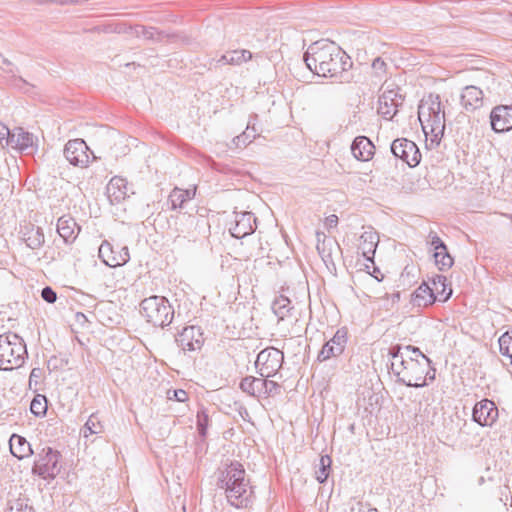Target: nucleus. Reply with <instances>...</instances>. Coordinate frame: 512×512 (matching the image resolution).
Segmentation results:
<instances>
[{
	"label": "nucleus",
	"instance_id": "1",
	"mask_svg": "<svg viewBox=\"0 0 512 512\" xmlns=\"http://www.w3.org/2000/svg\"><path fill=\"white\" fill-rule=\"evenodd\" d=\"M303 60L307 68L320 77L348 81L346 72L352 67V61L335 42L322 39L312 43Z\"/></svg>",
	"mask_w": 512,
	"mask_h": 512
},
{
	"label": "nucleus",
	"instance_id": "2",
	"mask_svg": "<svg viewBox=\"0 0 512 512\" xmlns=\"http://www.w3.org/2000/svg\"><path fill=\"white\" fill-rule=\"evenodd\" d=\"M218 486L225 490L227 501L236 508H246L253 502V488L239 462H231L220 472Z\"/></svg>",
	"mask_w": 512,
	"mask_h": 512
},
{
	"label": "nucleus",
	"instance_id": "3",
	"mask_svg": "<svg viewBox=\"0 0 512 512\" xmlns=\"http://www.w3.org/2000/svg\"><path fill=\"white\" fill-rule=\"evenodd\" d=\"M418 118L425 134L426 146L430 149L438 146L445 130V112L439 95L429 94L420 101Z\"/></svg>",
	"mask_w": 512,
	"mask_h": 512
},
{
	"label": "nucleus",
	"instance_id": "4",
	"mask_svg": "<svg viewBox=\"0 0 512 512\" xmlns=\"http://www.w3.org/2000/svg\"><path fill=\"white\" fill-rule=\"evenodd\" d=\"M435 379V369L431 360L421 352L419 356H410L406 366L398 378V382L408 387L421 388L427 385V380Z\"/></svg>",
	"mask_w": 512,
	"mask_h": 512
},
{
	"label": "nucleus",
	"instance_id": "5",
	"mask_svg": "<svg viewBox=\"0 0 512 512\" xmlns=\"http://www.w3.org/2000/svg\"><path fill=\"white\" fill-rule=\"evenodd\" d=\"M27 355L26 344L19 335L12 332L0 335V370L20 368Z\"/></svg>",
	"mask_w": 512,
	"mask_h": 512
},
{
	"label": "nucleus",
	"instance_id": "6",
	"mask_svg": "<svg viewBox=\"0 0 512 512\" xmlns=\"http://www.w3.org/2000/svg\"><path fill=\"white\" fill-rule=\"evenodd\" d=\"M141 314L156 327L165 328L172 323L174 309L169 301L163 296H151L140 303Z\"/></svg>",
	"mask_w": 512,
	"mask_h": 512
},
{
	"label": "nucleus",
	"instance_id": "7",
	"mask_svg": "<svg viewBox=\"0 0 512 512\" xmlns=\"http://www.w3.org/2000/svg\"><path fill=\"white\" fill-rule=\"evenodd\" d=\"M60 457V453L51 447L43 448L37 456L32 472L43 479H54L60 472Z\"/></svg>",
	"mask_w": 512,
	"mask_h": 512
},
{
	"label": "nucleus",
	"instance_id": "8",
	"mask_svg": "<svg viewBox=\"0 0 512 512\" xmlns=\"http://www.w3.org/2000/svg\"><path fill=\"white\" fill-rule=\"evenodd\" d=\"M284 355L279 349L269 347L263 349L255 361L258 373L263 378L274 376L282 367Z\"/></svg>",
	"mask_w": 512,
	"mask_h": 512
},
{
	"label": "nucleus",
	"instance_id": "9",
	"mask_svg": "<svg viewBox=\"0 0 512 512\" xmlns=\"http://www.w3.org/2000/svg\"><path fill=\"white\" fill-rule=\"evenodd\" d=\"M391 152L409 167L417 166L421 161V153L417 145L406 138H398L391 144Z\"/></svg>",
	"mask_w": 512,
	"mask_h": 512
},
{
	"label": "nucleus",
	"instance_id": "10",
	"mask_svg": "<svg viewBox=\"0 0 512 512\" xmlns=\"http://www.w3.org/2000/svg\"><path fill=\"white\" fill-rule=\"evenodd\" d=\"M421 351L418 347L407 345H394L389 348L388 356L390 358V366L393 373L399 378L402 373V369L406 366V360H409L410 356H419Z\"/></svg>",
	"mask_w": 512,
	"mask_h": 512
},
{
	"label": "nucleus",
	"instance_id": "11",
	"mask_svg": "<svg viewBox=\"0 0 512 512\" xmlns=\"http://www.w3.org/2000/svg\"><path fill=\"white\" fill-rule=\"evenodd\" d=\"M89 147L83 139L69 140L64 147L67 161L77 167H86L89 163Z\"/></svg>",
	"mask_w": 512,
	"mask_h": 512
},
{
	"label": "nucleus",
	"instance_id": "12",
	"mask_svg": "<svg viewBox=\"0 0 512 512\" xmlns=\"http://www.w3.org/2000/svg\"><path fill=\"white\" fill-rule=\"evenodd\" d=\"M496 404L487 398L477 402L472 411V420L483 427H491L498 419Z\"/></svg>",
	"mask_w": 512,
	"mask_h": 512
},
{
	"label": "nucleus",
	"instance_id": "13",
	"mask_svg": "<svg viewBox=\"0 0 512 512\" xmlns=\"http://www.w3.org/2000/svg\"><path fill=\"white\" fill-rule=\"evenodd\" d=\"M347 340L346 328L338 329L334 336L323 345L318 353L317 360L323 362L332 357L340 356L345 350Z\"/></svg>",
	"mask_w": 512,
	"mask_h": 512
},
{
	"label": "nucleus",
	"instance_id": "14",
	"mask_svg": "<svg viewBox=\"0 0 512 512\" xmlns=\"http://www.w3.org/2000/svg\"><path fill=\"white\" fill-rule=\"evenodd\" d=\"M203 341V333L196 326H186L175 336L177 346L183 351L199 350Z\"/></svg>",
	"mask_w": 512,
	"mask_h": 512
},
{
	"label": "nucleus",
	"instance_id": "15",
	"mask_svg": "<svg viewBox=\"0 0 512 512\" xmlns=\"http://www.w3.org/2000/svg\"><path fill=\"white\" fill-rule=\"evenodd\" d=\"M256 229V218L251 212H235L234 223L229 231L234 238H244L252 234Z\"/></svg>",
	"mask_w": 512,
	"mask_h": 512
},
{
	"label": "nucleus",
	"instance_id": "16",
	"mask_svg": "<svg viewBox=\"0 0 512 512\" xmlns=\"http://www.w3.org/2000/svg\"><path fill=\"white\" fill-rule=\"evenodd\" d=\"M490 124L496 133L512 130V103L494 107L490 113Z\"/></svg>",
	"mask_w": 512,
	"mask_h": 512
},
{
	"label": "nucleus",
	"instance_id": "17",
	"mask_svg": "<svg viewBox=\"0 0 512 512\" xmlns=\"http://www.w3.org/2000/svg\"><path fill=\"white\" fill-rule=\"evenodd\" d=\"M403 98L394 90L385 91L378 100V113L387 120H392L402 105Z\"/></svg>",
	"mask_w": 512,
	"mask_h": 512
},
{
	"label": "nucleus",
	"instance_id": "18",
	"mask_svg": "<svg viewBox=\"0 0 512 512\" xmlns=\"http://www.w3.org/2000/svg\"><path fill=\"white\" fill-rule=\"evenodd\" d=\"M99 258L109 267L122 266L129 260L128 248L123 247L120 252H115L112 245L104 241L99 247Z\"/></svg>",
	"mask_w": 512,
	"mask_h": 512
},
{
	"label": "nucleus",
	"instance_id": "19",
	"mask_svg": "<svg viewBox=\"0 0 512 512\" xmlns=\"http://www.w3.org/2000/svg\"><path fill=\"white\" fill-rule=\"evenodd\" d=\"M8 142H10V147L21 152L28 151L31 153L36 147L34 135L22 127H16L12 130V136H10Z\"/></svg>",
	"mask_w": 512,
	"mask_h": 512
},
{
	"label": "nucleus",
	"instance_id": "20",
	"mask_svg": "<svg viewBox=\"0 0 512 512\" xmlns=\"http://www.w3.org/2000/svg\"><path fill=\"white\" fill-rule=\"evenodd\" d=\"M107 197L111 204H118L127 197V182L121 177H113L106 187Z\"/></svg>",
	"mask_w": 512,
	"mask_h": 512
},
{
	"label": "nucleus",
	"instance_id": "21",
	"mask_svg": "<svg viewBox=\"0 0 512 512\" xmlns=\"http://www.w3.org/2000/svg\"><path fill=\"white\" fill-rule=\"evenodd\" d=\"M461 104L467 111H474L483 104V91L477 86H466L461 94Z\"/></svg>",
	"mask_w": 512,
	"mask_h": 512
},
{
	"label": "nucleus",
	"instance_id": "22",
	"mask_svg": "<svg viewBox=\"0 0 512 512\" xmlns=\"http://www.w3.org/2000/svg\"><path fill=\"white\" fill-rule=\"evenodd\" d=\"M373 143L365 136H358L351 145L353 156L360 161H368L374 154Z\"/></svg>",
	"mask_w": 512,
	"mask_h": 512
},
{
	"label": "nucleus",
	"instance_id": "23",
	"mask_svg": "<svg viewBox=\"0 0 512 512\" xmlns=\"http://www.w3.org/2000/svg\"><path fill=\"white\" fill-rule=\"evenodd\" d=\"M9 448L11 454L20 460L33 454L30 443L18 434H12L10 437Z\"/></svg>",
	"mask_w": 512,
	"mask_h": 512
},
{
	"label": "nucleus",
	"instance_id": "24",
	"mask_svg": "<svg viewBox=\"0 0 512 512\" xmlns=\"http://www.w3.org/2000/svg\"><path fill=\"white\" fill-rule=\"evenodd\" d=\"M430 288L435 295V301L446 302L452 295V289L443 275H436L431 279Z\"/></svg>",
	"mask_w": 512,
	"mask_h": 512
},
{
	"label": "nucleus",
	"instance_id": "25",
	"mask_svg": "<svg viewBox=\"0 0 512 512\" xmlns=\"http://www.w3.org/2000/svg\"><path fill=\"white\" fill-rule=\"evenodd\" d=\"M435 302V295L433 294L430 285L423 282L412 294L411 303L417 307H427Z\"/></svg>",
	"mask_w": 512,
	"mask_h": 512
},
{
	"label": "nucleus",
	"instance_id": "26",
	"mask_svg": "<svg viewBox=\"0 0 512 512\" xmlns=\"http://www.w3.org/2000/svg\"><path fill=\"white\" fill-rule=\"evenodd\" d=\"M257 117L258 116L256 114L250 116L249 121L247 123L246 130L242 134L236 136L233 139L232 142H233V144H235V146L237 148L246 147L249 143H251L253 141V139L256 138V136H257V128H256Z\"/></svg>",
	"mask_w": 512,
	"mask_h": 512
},
{
	"label": "nucleus",
	"instance_id": "27",
	"mask_svg": "<svg viewBox=\"0 0 512 512\" xmlns=\"http://www.w3.org/2000/svg\"><path fill=\"white\" fill-rule=\"evenodd\" d=\"M76 228L77 224L71 217L62 216L57 221V232L66 243L72 242L76 238Z\"/></svg>",
	"mask_w": 512,
	"mask_h": 512
},
{
	"label": "nucleus",
	"instance_id": "28",
	"mask_svg": "<svg viewBox=\"0 0 512 512\" xmlns=\"http://www.w3.org/2000/svg\"><path fill=\"white\" fill-rule=\"evenodd\" d=\"M252 58V53L248 50H234L222 55L217 61L220 64L240 65Z\"/></svg>",
	"mask_w": 512,
	"mask_h": 512
},
{
	"label": "nucleus",
	"instance_id": "29",
	"mask_svg": "<svg viewBox=\"0 0 512 512\" xmlns=\"http://www.w3.org/2000/svg\"><path fill=\"white\" fill-rule=\"evenodd\" d=\"M195 195V191L193 190H183L179 188H175L171 191L168 201L171 205V209L175 210L177 208H181L183 204L191 200Z\"/></svg>",
	"mask_w": 512,
	"mask_h": 512
},
{
	"label": "nucleus",
	"instance_id": "30",
	"mask_svg": "<svg viewBox=\"0 0 512 512\" xmlns=\"http://www.w3.org/2000/svg\"><path fill=\"white\" fill-rule=\"evenodd\" d=\"M262 377H245L240 382V388L243 392L256 397H262Z\"/></svg>",
	"mask_w": 512,
	"mask_h": 512
},
{
	"label": "nucleus",
	"instance_id": "31",
	"mask_svg": "<svg viewBox=\"0 0 512 512\" xmlns=\"http://www.w3.org/2000/svg\"><path fill=\"white\" fill-rule=\"evenodd\" d=\"M360 240L362 253L368 260H370L375 253L378 237L373 232H364L361 235Z\"/></svg>",
	"mask_w": 512,
	"mask_h": 512
},
{
	"label": "nucleus",
	"instance_id": "32",
	"mask_svg": "<svg viewBox=\"0 0 512 512\" xmlns=\"http://www.w3.org/2000/svg\"><path fill=\"white\" fill-rule=\"evenodd\" d=\"M291 301L288 297L280 295L272 303V310L278 320H284L292 310Z\"/></svg>",
	"mask_w": 512,
	"mask_h": 512
},
{
	"label": "nucleus",
	"instance_id": "33",
	"mask_svg": "<svg viewBox=\"0 0 512 512\" xmlns=\"http://www.w3.org/2000/svg\"><path fill=\"white\" fill-rule=\"evenodd\" d=\"M103 432V426L101 422L99 421V418L97 415L92 414L84 426L81 429V434L84 438H88L90 435L93 434H100Z\"/></svg>",
	"mask_w": 512,
	"mask_h": 512
},
{
	"label": "nucleus",
	"instance_id": "34",
	"mask_svg": "<svg viewBox=\"0 0 512 512\" xmlns=\"http://www.w3.org/2000/svg\"><path fill=\"white\" fill-rule=\"evenodd\" d=\"M332 460L328 455H323L320 457L319 465L315 471L316 479L319 483H324L330 473Z\"/></svg>",
	"mask_w": 512,
	"mask_h": 512
},
{
	"label": "nucleus",
	"instance_id": "35",
	"mask_svg": "<svg viewBox=\"0 0 512 512\" xmlns=\"http://www.w3.org/2000/svg\"><path fill=\"white\" fill-rule=\"evenodd\" d=\"M433 258H434V262H435V265L438 267V269L440 271H447L449 270L453 264H454V259L453 257L450 255L449 252H438V253H433Z\"/></svg>",
	"mask_w": 512,
	"mask_h": 512
},
{
	"label": "nucleus",
	"instance_id": "36",
	"mask_svg": "<svg viewBox=\"0 0 512 512\" xmlns=\"http://www.w3.org/2000/svg\"><path fill=\"white\" fill-rule=\"evenodd\" d=\"M25 241L27 246L31 249L40 248L45 241L42 229L39 227L32 229Z\"/></svg>",
	"mask_w": 512,
	"mask_h": 512
},
{
	"label": "nucleus",
	"instance_id": "37",
	"mask_svg": "<svg viewBox=\"0 0 512 512\" xmlns=\"http://www.w3.org/2000/svg\"><path fill=\"white\" fill-rule=\"evenodd\" d=\"M31 413L35 416H44L47 412V399L43 395H36L30 404Z\"/></svg>",
	"mask_w": 512,
	"mask_h": 512
},
{
	"label": "nucleus",
	"instance_id": "38",
	"mask_svg": "<svg viewBox=\"0 0 512 512\" xmlns=\"http://www.w3.org/2000/svg\"><path fill=\"white\" fill-rule=\"evenodd\" d=\"M499 350L503 356L511 359L512 363V331L504 333L498 340Z\"/></svg>",
	"mask_w": 512,
	"mask_h": 512
},
{
	"label": "nucleus",
	"instance_id": "39",
	"mask_svg": "<svg viewBox=\"0 0 512 512\" xmlns=\"http://www.w3.org/2000/svg\"><path fill=\"white\" fill-rule=\"evenodd\" d=\"M8 512H35V510L28 504L27 498H17L9 501Z\"/></svg>",
	"mask_w": 512,
	"mask_h": 512
},
{
	"label": "nucleus",
	"instance_id": "40",
	"mask_svg": "<svg viewBox=\"0 0 512 512\" xmlns=\"http://www.w3.org/2000/svg\"><path fill=\"white\" fill-rule=\"evenodd\" d=\"M262 396H271L280 392V386L277 382L262 377Z\"/></svg>",
	"mask_w": 512,
	"mask_h": 512
},
{
	"label": "nucleus",
	"instance_id": "41",
	"mask_svg": "<svg viewBox=\"0 0 512 512\" xmlns=\"http://www.w3.org/2000/svg\"><path fill=\"white\" fill-rule=\"evenodd\" d=\"M208 415L204 412H199L197 414V430L201 437H205L207 434V427H208Z\"/></svg>",
	"mask_w": 512,
	"mask_h": 512
},
{
	"label": "nucleus",
	"instance_id": "42",
	"mask_svg": "<svg viewBox=\"0 0 512 512\" xmlns=\"http://www.w3.org/2000/svg\"><path fill=\"white\" fill-rule=\"evenodd\" d=\"M12 136V131L3 123H0V145L2 147L9 146V138Z\"/></svg>",
	"mask_w": 512,
	"mask_h": 512
},
{
	"label": "nucleus",
	"instance_id": "43",
	"mask_svg": "<svg viewBox=\"0 0 512 512\" xmlns=\"http://www.w3.org/2000/svg\"><path fill=\"white\" fill-rule=\"evenodd\" d=\"M350 512H378V510L371 507L368 503L358 501L351 505Z\"/></svg>",
	"mask_w": 512,
	"mask_h": 512
},
{
	"label": "nucleus",
	"instance_id": "44",
	"mask_svg": "<svg viewBox=\"0 0 512 512\" xmlns=\"http://www.w3.org/2000/svg\"><path fill=\"white\" fill-rule=\"evenodd\" d=\"M41 297L44 301L50 304L54 303L57 299L56 292L49 286H46L42 289Z\"/></svg>",
	"mask_w": 512,
	"mask_h": 512
},
{
	"label": "nucleus",
	"instance_id": "45",
	"mask_svg": "<svg viewBox=\"0 0 512 512\" xmlns=\"http://www.w3.org/2000/svg\"><path fill=\"white\" fill-rule=\"evenodd\" d=\"M136 33L143 36L145 39H153L156 34V29L153 27L138 26Z\"/></svg>",
	"mask_w": 512,
	"mask_h": 512
},
{
	"label": "nucleus",
	"instance_id": "46",
	"mask_svg": "<svg viewBox=\"0 0 512 512\" xmlns=\"http://www.w3.org/2000/svg\"><path fill=\"white\" fill-rule=\"evenodd\" d=\"M428 243L431 246V248L438 249L441 247V245L444 243L442 239L437 235L436 232L431 231L428 235Z\"/></svg>",
	"mask_w": 512,
	"mask_h": 512
},
{
	"label": "nucleus",
	"instance_id": "47",
	"mask_svg": "<svg viewBox=\"0 0 512 512\" xmlns=\"http://www.w3.org/2000/svg\"><path fill=\"white\" fill-rule=\"evenodd\" d=\"M172 396L170 395V391L168 392V399H174L178 402H184L187 400L188 398V395H187V392L185 390H182V389H177V390H173L172 391Z\"/></svg>",
	"mask_w": 512,
	"mask_h": 512
},
{
	"label": "nucleus",
	"instance_id": "48",
	"mask_svg": "<svg viewBox=\"0 0 512 512\" xmlns=\"http://www.w3.org/2000/svg\"><path fill=\"white\" fill-rule=\"evenodd\" d=\"M385 66V62L380 57L375 58L372 63V68L376 73L383 72Z\"/></svg>",
	"mask_w": 512,
	"mask_h": 512
},
{
	"label": "nucleus",
	"instance_id": "49",
	"mask_svg": "<svg viewBox=\"0 0 512 512\" xmlns=\"http://www.w3.org/2000/svg\"><path fill=\"white\" fill-rule=\"evenodd\" d=\"M338 224V217L335 214H331L325 219V226L328 229L335 228Z\"/></svg>",
	"mask_w": 512,
	"mask_h": 512
},
{
	"label": "nucleus",
	"instance_id": "50",
	"mask_svg": "<svg viewBox=\"0 0 512 512\" xmlns=\"http://www.w3.org/2000/svg\"><path fill=\"white\" fill-rule=\"evenodd\" d=\"M317 249L322 257V260L326 264V266H329L330 263L333 264V260H332L330 252H326L325 249L324 248L321 249L320 246H317Z\"/></svg>",
	"mask_w": 512,
	"mask_h": 512
},
{
	"label": "nucleus",
	"instance_id": "51",
	"mask_svg": "<svg viewBox=\"0 0 512 512\" xmlns=\"http://www.w3.org/2000/svg\"><path fill=\"white\" fill-rule=\"evenodd\" d=\"M53 3H57L60 5H68V4H82L86 0H50Z\"/></svg>",
	"mask_w": 512,
	"mask_h": 512
},
{
	"label": "nucleus",
	"instance_id": "52",
	"mask_svg": "<svg viewBox=\"0 0 512 512\" xmlns=\"http://www.w3.org/2000/svg\"><path fill=\"white\" fill-rule=\"evenodd\" d=\"M14 85L20 89H24L25 91H27V89H25V87L29 86V84L21 77H17L14 79Z\"/></svg>",
	"mask_w": 512,
	"mask_h": 512
},
{
	"label": "nucleus",
	"instance_id": "53",
	"mask_svg": "<svg viewBox=\"0 0 512 512\" xmlns=\"http://www.w3.org/2000/svg\"><path fill=\"white\" fill-rule=\"evenodd\" d=\"M4 66L11 67L12 63L8 59H6L2 55H0V67L4 68Z\"/></svg>",
	"mask_w": 512,
	"mask_h": 512
},
{
	"label": "nucleus",
	"instance_id": "54",
	"mask_svg": "<svg viewBox=\"0 0 512 512\" xmlns=\"http://www.w3.org/2000/svg\"><path fill=\"white\" fill-rule=\"evenodd\" d=\"M438 252H441V253L448 252V249H447V246L445 243H443L441 245V247H439L438 249H434V253H438Z\"/></svg>",
	"mask_w": 512,
	"mask_h": 512
},
{
	"label": "nucleus",
	"instance_id": "55",
	"mask_svg": "<svg viewBox=\"0 0 512 512\" xmlns=\"http://www.w3.org/2000/svg\"><path fill=\"white\" fill-rule=\"evenodd\" d=\"M39 369L34 368L30 373V378L38 376Z\"/></svg>",
	"mask_w": 512,
	"mask_h": 512
},
{
	"label": "nucleus",
	"instance_id": "56",
	"mask_svg": "<svg viewBox=\"0 0 512 512\" xmlns=\"http://www.w3.org/2000/svg\"><path fill=\"white\" fill-rule=\"evenodd\" d=\"M82 318L85 319V315L83 313H77V319L82 320Z\"/></svg>",
	"mask_w": 512,
	"mask_h": 512
},
{
	"label": "nucleus",
	"instance_id": "57",
	"mask_svg": "<svg viewBox=\"0 0 512 512\" xmlns=\"http://www.w3.org/2000/svg\"><path fill=\"white\" fill-rule=\"evenodd\" d=\"M82 318L85 319V315L83 313H77V319L82 320Z\"/></svg>",
	"mask_w": 512,
	"mask_h": 512
},
{
	"label": "nucleus",
	"instance_id": "58",
	"mask_svg": "<svg viewBox=\"0 0 512 512\" xmlns=\"http://www.w3.org/2000/svg\"><path fill=\"white\" fill-rule=\"evenodd\" d=\"M7 72L13 73V69L10 68V69L7 70Z\"/></svg>",
	"mask_w": 512,
	"mask_h": 512
}]
</instances>
